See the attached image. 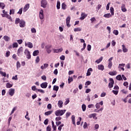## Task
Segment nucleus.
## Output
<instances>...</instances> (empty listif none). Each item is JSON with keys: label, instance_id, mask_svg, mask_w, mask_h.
Wrapping results in <instances>:
<instances>
[{"label": "nucleus", "instance_id": "nucleus-37", "mask_svg": "<svg viewBox=\"0 0 131 131\" xmlns=\"http://www.w3.org/2000/svg\"><path fill=\"white\" fill-rule=\"evenodd\" d=\"M27 59H31V55H30V52H28L27 54Z\"/></svg>", "mask_w": 131, "mask_h": 131}, {"label": "nucleus", "instance_id": "nucleus-1", "mask_svg": "<svg viewBox=\"0 0 131 131\" xmlns=\"http://www.w3.org/2000/svg\"><path fill=\"white\" fill-rule=\"evenodd\" d=\"M110 11L111 13V14L110 13L105 14L103 15V17L104 18H111L112 16H114V8L113 7L110 8Z\"/></svg>", "mask_w": 131, "mask_h": 131}, {"label": "nucleus", "instance_id": "nucleus-52", "mask_svg": "<svg viewBox=\"0 0 131 131\" xmlns=\"http://www.w3.org/2000/svg\"><path fill=\"white\" fill-rule=\"evenodd\" d=\"M70 115H71V113H70V112L67 113L66 114V118H68L70 116Z\"/></svg>", "mask_w": 131, "mask_h": 131}, {"label": "nucleus", "instance_id": "nucleus-20", "mask_svg": "<svg viewBox=\"0 0 131 131\" xmlns=\"http://www.w3.org/2000/svg\"><path fill=\"white\" fill-rule=\"evenodd\" d=\"M53 113V111H49L45 113V115L48 116V115H51Z\"/></svg>", "mask_w": 131, "mask_h": 131}, {"label": "nucleus", "instance_id": "nucleus-42", "mask_svg": "<svg viewBox=\"0 0 131 131\" xmlns=\"http://www.w3.org/2000/svg\"><path fill=\"white\" fill-rule=\"evenodd\" d=\"M10 15H14L15 14V10L14 9H11L9 12Z\"/></svg>", "mask_w": 131, "mask_h": 131}, {"label": "nucleus", "instance_id": "nucleus-19", "mask_svg": "<svg viewBox=\"0 0 131 131\" xmlns=\"http://www.w3.org/2000/svg\"><path fill=\"white\" fill-rule=\"evenodd\" d=\"M4 40H5V41H9V40H10V37L7 36V35H5L3 37Z\"/></svg>", "mask_w": 131, "mask_h": 131}, {"label": "nucleus", "instance_id": "nucleus-17", "mask_svg": "<svg viewBox=\"0 0 131 131\" xmlns=\"http://www.w3.org/2000/svg\"><path fill=\"white\" fill-rule=\"evenodd\" d=\"M121 11L122 12H126L127 10L125 8V5L122 4L121 6Z\"/></svg>", "mask_w": 131, "mask_h": 131}, {"label": "nucleus", "instance_id": "nucleus-26", "mask_svg": "<svg viewBox=\"0 0 131 131\" xmlns=\"http://www.w3.org/2000/svg\"><path fill=\"white\" fill-rule=\"evenodd\" d=\"M5 7H6V5L3 3H0V8H2V10L5 9Z\"/></svg>", "mask_w": 131, "mask_h": 131}, {"label": "nucleus", "instance_id": "nucleus-55", "mask_svg": "<svg viewBox=\"0 0 131 131\" xmlns=\"http://www.w3.org/2000/svg\"><path fill=\"white\" fill-rule=\"evenodd\" d=\"M12 79H13L14 80H18V75H15V76H13L12 77Z\"/></svg>", "mask_w": 131, "mask_h": 131}, {"label": "nucleus", "instance_id": "nucleus-13", "mask_svg": "<svg viewBox=\"0 0 131 131\" xmlns=\"http://www.w3.org/2000/svg\"><path fill=\"white\" fill-rule=\"evenodd\" d=\"M40 86L41 88H42V89H47V88L48 87V82H43L40 84Z\"/></svg>", "mask_w": 131, "mask_h": 131}, {"label": "nucleus", "instance_id": "nucleus-2", "mask_svg": "<svg viewBox=\"0 0 131 131\" xmlns=\"http://www.w3.org/2000/svg\"><path fill=\"white\" fill-rule=\"evenodd\" d=\"M66 112V110H58L55 112L56 116H62Z\"/></svg>", "mask_w": 131, "mask_h": 131}, {"label": "nucleus", "instance_id": "nucleus-54", "mask_svg": "<svg viewBox=\"0 0 131 131\" xmlns=\"http://www.w3.org/2000/svg\"><path fill=\"white\" fill-rule=\"evenodd\" d=\"M88 51H91L92 50V46L90 45H88L87 46Z\"/></svg>", "mask_w": 131, "mask_h": 131}, {"label": "nucleus", "instance_id": "nucleus-41", "mask_svg": "<svg viewBox=\"0 0 131 131\" xmlns=\"http://www.w3.org/2000/svg\"><path fill=\"white\" fill-rule=\"evenodd\" d=\"M112 62H108V68H109V69H111V68H112Z\"/></svg>", "mask_w": 131, "mask_h": 131}, {"label": "nucleus", "instance_id": "nucleus-47", "mask_svg": "<svg viewBox=\"0 0 131 131\" xmlns=\"http://www.w3.org/2000/svg\"><path fill=\"white\" fill-rule=\"evenodd\" d=\"M44 124H45V125H47V124H48L49 123V119H46L44 122H43Z\"/></svg>", "mask_w": 131, "mask_h": 131}, {"label": "nucleus", "instance_id": "nucleus-31", "mask_svg": "<svg viewBox=\"0 0 131 131\" xmlns=\"http://www.w3.org/2000/svg\"><path fill=\"white\" fill-rule=\"evenodd\" d=\"M12 58L14 59V60H15V61H18V57H17L16 54H13L12 55Z\"/></svg>", "mask_w": 131, "mask_h": 131}, {"label": "nucleus", "instance_id": "nucleus-33", "mask_svg": "<svg viewBox=\"0 0 131 131\" xmlns=\"http://www.w3.org/2000/svg\"><path fill=\"white\" fill-rule=\"evenodd\" d=\"M61 8L62 9V10H66V4H65V3L62 4Z\"/></svg>", "mask_w": 131, "mask_h": 131}, {"label": "nucleus", "instance_id": "nucleus-11", "mask_svg": "<svg viewBox=\"0 0 131 131\" xmlns=\"http://www.w3.org/2000/svg\"><path fill=\"white\" fill-rule=\"evenodd\" d=\"M14 94H15V89H10L9 90V94L10 95V96H11V97H13V96H14Z\"/></svg>", "mask_w": 131, "mask_h": 131}, {"label": "nucleus", "instance_id": "nucleus-7", "mask_svg": "<svg viewBox=\"0 0 131 131\" xmlns=\"http://www.w3.org/2000/svg\"><path fill=\"white\" fill-rule=\"evenodd\" d=\"M70 20H71V17L70 16H68L66 18V24H67V27L68 28L70 27L71 26Z\"/></svg>", "mask_w": 131, "mask_h": 131}, {"label": "nucleus", "instance_id": "nucleus-43", "mask_svg": "<svg viewBox=\"0 0 131 131\" xmlns=\"http://www.w3.org/2000/svg\"><path fill=\"white\" fill-rule=\"evenodd\" d=\"M74 31H75V32H76L77 31H81V28H75L74 29Z\"/></svg>", "mask_w": 131, "mask_h": 131}, {"label": "nucleus", "instance_id": "nucleus-60", "mask_svg": "<svg viewBox=\"0 0 131 131\" xmlns=\"http://www.w3.org/2000/svg\"><path fill=\"white\" fill-rule=\"evenodd\" d=\"M96 108H97V109H99L100 108V104L99 103H96V104L95 105Z\"/></svg>", "mask_w": 131, "mask_h": 131}, {"label": "nucleus", "instance_id": "nucleus-25", "mask_svg": "<svg viewBox=\"0 0 131 131\" xmlns=\"http://www.w3.org/2000/svg\"><path fill=\"white\" fill-rule=\"evenodd\" d=\"M98 69L99 70H102V71H103V70H104V66L102 64L98 65Z\"/></svg>", "mask_w": 131, "mask_h": 131}, {"label": "nucleus", "instance_id": "nucleus-49", "mask_svg": "<svg viewBox=\"0 0 131 131\" xmlns=\"http://www.w3.org/2000/svg\"><path fill=\"white\" fill-rule=\"evenodd\" d=\"M63 126H64V124H61V125L58 127V130L61 131V129H62V127H63Z\"/></svg>", "mask_w": 131, "mask_h": 131}, {"label": "nucleus", "instance_id": "nucleus-36", "mask_svg": "<svg viewBox=\"0 0 131 131\" xmlns=\"http://www.w3.org/2000/svg\"><path fill=\"white\" fill-rule=\"evenodd\" d=\"M56 7H57V10H59L60 7V3L59 1H57Z\"/></svg>", "mask_w": 131, "mask_h": 131}, {"label": "nucleus", "instance_id": "nucleus-59", "mask_svg": "<svg viewBox=\"0 0 131 131\" xmlns=\"http://www.w3.org/2000/svg\"><path fill=\"white\" fill-rule=\"evenodd\" d=\"M112 93H113L114 95H117L118 94V91L113 90Z\"/></svg>", "mask_w": 131, "mask_h": 131}, {"label": "nucleus", "instance_id": "nucleus-16", "mask_svg": "<svg viewBox=\"0 0 131 131\" xmlns=\"http://www.w3.org/2000/svg\"><path fill=\"white\" fill-rule=\"evenodd\" d=\"M122 47L123 52L124 53H127V52L128 51V49H127V48H126L125 45H122Z\"/></svg>", "mask_w": 131, "mask_h": 131}, {"label": "nucleus", "instance_id": "nucleus-27", "mask_svg": "<svg viewBox=\"0 0 131 131\" xmlns=\"http://www.w3.org/2000/svg\"><path fill=\"white\" fill-rule=\"evenodd\" d=\"M0 74H1V75H2V76H4V77H7V74L6 73V72H4L1 71Z\"/></svg>", "mask_w": 131, "mask_h": 131}, {"label": "nucleus", "instance_id": "nucleus-44", "mask_svg": "<svg viewBox=\"0 0 131 131\" xmlns=\"http://www.w3.org/2000/svg\"><path fill=\"white\" fill-rule=\"evenodd\" d=\"M32 33H36V29L34 28H32L31 30Z\"/></svg>", "mask_w": 131, "mask_h": 131}, {"label": "nucleus", "instance_id": "nucleus-15", "mask_svg": "<svg viewBox=\"0 0 131 131\" xmlns=\"http://www.w3.org/2000/svg\"><path fill=\"white\" fill-rule=\"evenodd\" d=\"M108 74L110 75H111L112 76H114V75H116V74H117V72H116V71H114L113 72H110L108 73Z\"/></svg>", "mask_w": 131, "mask_h": 131}, {"label": "nucleus", "instance_id": "nucleus-57", "mask_svg": "<svg viewBox=\"0 0 131 131\" xmlns=\"http://www.w3.org/2000/svg\"><path fill=\"white\" fill-rule=\"evenodd\" d=\"M61 119H62V117H56L55 118L56 121H59V120H61Z\"/></svg>", "mask_w": 131, "mask_h": 131}, {"label": "nucleus", "instance_id": "nucleus-34", "mask_svg": "<svg viewBox=\"0 0 131 131\" xmlns=\"http://www.w3.org/2000/svg\"><path fill=\"white\" fill-rule=\"evenodd\" d=\"M53 90L58 92V91L59 90V87L58 86L54 85L53 86Z\"/></svg>", "mask_w": 131, "mask_h": 131}, {"label": "nucleus", "instance_id": "nucleus-61", "mask_svg": "<svg viewBox=\"0 0 131 131\" xmlns=\"http://www.w3.org/2000/svg\"><path fill=\"white\" fill-rule=\"evenodd\" d=\"M60 60H62V61H64L65 60V56L64 55H62L60 57Z\"/></svg>", "mask_w": 131, "mask_h": 131}, {"label": "nucleus", "instance_id": "nucleus-23", "mask_svg": "<svg viewBox=\"0 0 131 131\" xmlns=\"http://www.w3.org/2000/svg\"><path fill=\"white\" fill-rule=\"evenodd\" d=\"M38 54H39V51L38 50L34 51L33 53V56H37Z\"/></svg>", "mask_w": 131, "mask_h": 131}, {"label": "nucleus", "instance_id": "nucleus-12", "mask_svg": "<svg viewBox=\"0 0 131 131\" xmlns=\"http://www.w3.org/2000/svg\"><path fill=\"white\" fill-rule=\"evenodd\" d=\"M88 17V15L85 14L84 13H82L81 14V17H80V20H84L85 18Z\"/></svg>", "mask_w": 131, "mask_h": 131}, {"label": "nucleus", "instance_id": "nucleus-6", "mask_svg": "<svg viewBox=\"0 0 131 131\" xmlns=\"http://www.w3.org/2000/svg\"><path fill=\"white\" fill-rule=\"evenodd\" d=\"M1 15L3 18H7V19H9V20H11L12 21V16H11L8 13H3Z\"/></svg>", "mask_w": 131, "mask_h": 131}, {"label": "nucleus", "instance_id": "nucleus-51", "mask_svg": "<svg viewBox=\"0 0 131 131\" xmlns=\"http://www.w3.org/2000/svg\"><path fill=\"white\" fill-rule=\"evenodd\" d=\"M47 108L49 109V110H51L52 109V104L51 103H49L47 105Z\"/></svg>", "mask_w": 131, "mask_h": 131}, {"label": "nucleus", "instance_id": "nucleus-29", "mask_svg": "<svg viewBox=\"0 0 131 131\" xmlns=\"http://www.w3.org/2000/svg\"><path fill=\"white\" fill-rule=\"evenodd\" d=\"M82 111H83L84 112V111H85V110H86V105H85V104H83L82 105Z\"/></svg>", "mask_w": 131, "mask_h": 131}, {"label": "nucleus", "instance_id": "nucleus-56", "mask_svg": "<svg viewBox=\"0 0 131 131\" xmlns=\"http://www.w3.org/2000/svg\"><path fill=\"white\" fill-rule=\"evenodd\" d=\"M91 83H92V82H91V81H87L86 82H85V85H90V84H91Z\"/></svg>", "mask_w": 131, "mask_h": 131}, {"label": "nucleus", "instance_id": "nucleus-9", "mask_svg": "<svg viewBox=\"0 0 131 131\" xmlns=\"http://www.w3.org/2000/svg\"><path fill=\"white\" fill-rule=\"evenodd\" d=\"M26 26V23L25 21L23 20V19H21L20 21L19 22V27L21 28H23V27H25Z\"/></svg>", "mask_w": 131, "mask_h": 131}, {"label": "nucleus", "instance_id": "nucleus-8", "mask_svg": "<svg viewBox=\"0 0 131 131\" xmlns=\"http://www.w3.org/2000/svg\"><path fill=\"white\" fill-rule=\"evenodd\" d=\"M39 17L41 20H42V19L45 18V15H43V10L42 9L40 10Z\"/></svg>", "mask_w": 131, "mask_h": 131}, {"label": "nucleus", "instance_id": "nucleus-53", "mask_svg": "<svg viewBox=\"0 0 131 131\" xmlns=\"http://www.w3.org/2000/svg\"><path fill=\"white\" fill-rule=\"evenodd\" d=\"M10 52L9 51H8L6 52V57L8 58L9 57H10Z\"/></svg>", "mask_w": 131, "mask_h": 131}, {"label": "nucleus", "instance_id": "nucleus-18", "mask_svg": "<svg viewBox=\"0 0 131 131\" xmlns=\"http://www.w3.org/2000/svg\"><path fill=\"white\" fill-rule=\"evenodd\" d=\"M58 106L59 108H62V107H63V101L61 100L58 101Z\"/></svg>", "mask_w": 131, "mask_h": 131}, {"label": "nucleus", "instance_id": "nucleus-32", "mask_svg": "<svg viewBox=\"0 0 131 131\" xmlns=\"http://www.w3.org/2000/svg\"><path fill=\"white\" fill-rule=\"evenodd\" d=\"M46 50L48 54H50V53L52 52V50L50 49V48L48 47V46H46Z\"/></svg>", "mask_w": 131, "mask_h": 131}, {"label": "nucleus", "instance_id": "nucleus-63", "mask_svg": "<svg viewBox=\"0 0 131 131\" xmlns=\"http://www.w3.org/2000/svg\"><path fill=\"white\" fill-rule=\"evenodd\" d=\"M41 79H43V80H47V77L45 75L42 76Z\"/></svg>", "mask_w": 131, "mask_h": 131}, {"label": "nucleus", "instance_id": "nucleus-39", "mask_svg": "<svg viewBox=\"0 0 131 131\" xmlns=\"http://www.w3.org/2000/svg\"><path fill=\"white\" fill-rule=\"evenodd\" d=\"M26 113H27V114H26V115L25 116V118L26 119H27V120H30V118H29V117H27V116H28V115H29V113H28V111H27V112H26Z\"/></svg>", "mask_w": 131, "mask_h": 131}, {"label": "nucleus", "instance_id": "nucleus-62", "mask_svg": "<svg viewBox=\"0 0 131 131\" xmlns=\"http://www.w3.org/2000/svg\"><path fill=\"white\" fill-rule=\"evenodd\" d=\"M51 126H48L47 127V131H51Z\"/></svg>", "mask_w": 131, "mask_h": 131}, {"label": "nucleus", "instance_id": "nucleus-35", "mask_svg": "<svg viewBox=\"0 0 131 131\" xmlns=\"http://www.w3.org/2000/svg\"><path fill=\"white\" fill-rule=\"evenodd\" d=\"M12 48H18V43L17 42H14L12 44Z\"/></svg>", "mask_w": 131, "mask_h": 131}, {"label": "nucleus", "instance_id": "nucleus-22", "mask_svg": "<svg viewBox=\"0 0 131 131\" xmlns=\"http://www.w3.org/2000/svg\"><path fill=\"white\" fill-rule=\"evenodd\" d=\"M116 78L117 80H122V77H121V75H118V76H116Z\"/></svg>", "mask_w": 131, "mask_h": 131}, {"label": "nucleus", "instance_id": "nucleus-24", "mask_svg": "<svg viewBox=\"0 0 131 131\" xmlns=\"http://www.w3.org/2000/svg\"><path fill=\"white\" fill-rule=\"evenodd\" d=\"M20 21H21V20H20V18H15V24H16V25L19 24V23H20Z\"/></svg>", "mask_w": 131, "mask_h": 131}, {"label": "nucleus", "instance_id": "nucleus-38", "mask_svg": "<svg viewBox=\"0 0 131 131\" xmlns=\"http://www.w3.org/2000/svg\"><path fill=\"white\" fill-rule=\"evenodd\" d=\"M72 81H73V78L72 77H69L68 79V83H70L71 82H72Z\"/></svg>", "mask_w": 131, "mask_h": 131}, {"label": "nucleus", "instance_id": "nucleus-64", "mask_svg": "<svg viewBox=\"0 0 131 131\" xmlns=\"http://www.w3.org/2000/svg\"><path fill=\"white\" fill-rule=\"evenodd\" d=\"M105 96H106V93L103 92L102 93H101L100 97H105Z\"/></svg>", "mask_w": 131, "mask_h": 131}, {"label": "nucleus", "instance_id": "nucleus-50", "mask_svg": "<svg viewBox=\"0 0 131 131\" xmlns=\"http://www.w3.org/2000/svg\"><path fill=\"white\" fill-rule=\"evenodd\" d=\"M32 91H37L38 89H37L36 88V86L34 85V86H32Z\"/></svg>", "mask_w": 131, "mask_h": 131}, {"label": "nucleus", "instance_id": "nucleus-10", "mask_svg": "<svg viewBox=\"0 0 131 131\" xmlns=\"http://www.w3.org/2000/svg\"><path fill=\"white\" fill-rule=\"evenodd\" d=\"M26 47H27L29 48L30 49H32L33 48V44L31 43V42H28L27 43H25Z\"/></svg>", "mask_w": 131, "mask_h": 131}, {"label": "nucleus", "instance_id": "nucleus-14", "mask_svg": "<svg viewBox=\"0 0 131 131\" xmlns=\"http://www.w3.org/2000/svg\"><path fill=\"white\" fill-rule=\"evenodd\" d=\"M29 7H30L29 4H26L24 8V9H23L24 12H26V11H27V10L29 9Z\"/></svg>", "mask_w": 131, "mask_h": 131}, {"label": "nucleus", "instance_id": "nucleus-5", "mask_svg": "<svg viewBox=\"0 0 131 131\" xmlns=\"http://www.w3.org/2000/svg\"><path fill=\"white\" fill-rule=\"evenodd\" d=\"M110 82L108 83V88L112 89V88H113V85L114 84V80H113V78H110Z\"/></svg>", "mask_w": 131, "mask_h": 131}, {"label": "nucleus", "instance_id": "nucleus-40", "mask_svg": "<svg viewBox=\"0 0 131 131\" xmlns=\"http://www.w3.org/2000/svg\"><path fill=\"white\" fill-rule=\"evenodd\" d=\"M113 33L114 34H115V35H118V33H119V32H118V30H114L113 31Z\"/></svg>", "mask_w": 131, "mask_h": 131}, {"label": "nucleus", "instance_id": "nucleus-48", "mask_svg": "<svg viewBox=\"0 0 131 131\" xmlns=\"http://www.w3.org/2000/svg\"><path fill=\"white\" fill-rule=\"evenodd\" d=\"M22 12H23V8H20L19 10V11L17 12V14H19V15L22 14Z\"/></svg>", "mask_w": 131, "mask_h": 131}, {"label": "nucleus", "instance_id": "nucleus-4", "mask_svg": "<svg viewBox=\"0 0 131 131\" xmlns=\"http://www.w3.org/2000/svg\"><path fill=\"white\" fill-rule=\"evenodd\" d=\"M47 5H48V2H47V0L41 1V7H42V8H47Z\"/></svg>", "mask_w": 131, "mask_h": 131}, {"label": "nucleus", "instance_id": "nucleus-46", "mask_svg": "<svg viewBox=\"0 0 131 131\" xmlns=\"http://www.w3.org/2000/svg\"><path fill=\"white\" fill-rule=\"evenodd\" d=\"M39 61H40V59L39 58V56H37L35 62L36 63H39Z\"/></svg>", "mask_w": 131, "mask_h": 131}, {"label": "nucleus", "instance_id": "nucleus-58", "mask_svg": "<svg viewBox=\"0 0 131 131\" xmlns=\"http://www.w3.org/2000/svg\"><path fill=\"white\" fill-rule=\"evenodd\" d=\"M17 109L16 107H14L12 111H11V114H13L15 111H16V110Z\"/></svg>", "mask_w": 131, "mask_h": 131}, {"label": "nucleus", "instance_id": "nucleus-3", "mask_svg": "<svg viewBox=\"0 0 131 131\" xmlns=\"http://www.w3.org/2000/svg\"><path fill=\"white\" fill-rule=\"evenodd\" d=\"M17 56H20L23 55V47H20L17 50Z\"/></svg>", "mask_w": 131, "mask_h": 131}, {"label": "nucleus", "instance_id": "nucleus-45", "mask_svg": "<svg viewBox=\"0 0 131 131\" xmlns=\"http://www.w3.org/2000/svg\"><path fill=\"white\" fill-rule=\"evenodd\" d=\"M16 67L17 68H20L21 67V64H20V62L17 61L16 62Z\"/></svg>", "mask_w": 131, "mask_h": 131}, {"label": "nucleus", "instance_id": "nucleus-30", "mask_svg": "<svg viewBox=\"0 0 131 131\" xmlns=\"http://www.w3.org/2000/svg\"><path fill=\"white\" fill-rule=\"evenodd\" d=\"M103 60V57H100L99 59H97L96 60V63H97V64H99L101 61Z\"/></svg>", "mask_w": 131, "mask_h": 131}, {"label": "nucleus", "instance_id": "nucleus-21", "mask_svg": "<svg viewBox=\"0 0 131 131\" xmlns=\"http://www.w3.org/2000/svg\"><path fill=\"white\" fill-rule=\"evenodd\" d=\"M72 123L74 125H76L75 124V116L73 115L72 116Z\"/></svg>", "mask_w": 131, "mask_h": 131}, {"label": "nucleus", "instance_id": "nucleus-28", "mask_svg": "<svg viewBox=\"0 0 131 131\" xmlns=\"http://www.w3.org/2000/svg\"><path fill=\"white\" fill-rule=\"evenodd\" d=\"M12 86H13V85H12V84L10 83H6V88L7 89H10V88H12Z\"/></svg>", "mask_w": 131, "mask_h": 131}]
</instances>
